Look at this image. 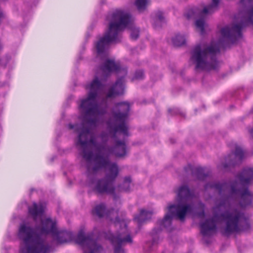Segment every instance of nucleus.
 <instances>
[{"instance_id": "412c9836", "label": "nucleus", "mask_w": 253, "mask_h": 253, "mask_svg": "<svg viewBox=\"0 0 253 253\" xmlns=\"http://www.w3.org/2000/svg\"><path fill=\"white\" fill-rule=\"evenodd\" d=\"M195 25L197 28L200 30L201 34H203L205 33L204 28L206 25L204 20L203 19H200L196 20Z\"/></svg>"}, {"instance_id": "dca6fc26", "label": "nucleus", "mask_w": 253, "mask_h": 253, "mask_svg": "<svg viewBox=\"0 0 253 253\" xmlns=\"http://www.w3.org/2000/svg\"><path fill=\"white\" fill-rule=\"evenodd\" d=\"M152 215V212L147 211L143 209L140 211V213L138 215L134 217V219L136 220L139 224H141L146 220L151 218Z\"/></svg>"}, {"instance_id": "f3484780", "label": "nucleus", "mask_w": 253, "mask_h": 253, "mask_svg": "<svg viewBox=\"0 0 253 253\" xmlns=\"http://www.w3.org/2000/svg\"><path fill=\"white\" fill-rule=\"evenodd\" d=\"M131 182L132 180L130 176H127L125 177L123 183L118 186L119 191H129Z\"/></svg>"}, {"instance_id": "9d476101", "label": "nucleus", "mask_w": 253, "mask_h": 253, "mask_svg": "<svg viewBox=\"0 0 253 253\" xmlns=\"http://www.w3.org/2000/svg\"><path fill=\"white\" fill-rule=\"evenodd\" d=\"M235 148L234 152L227 156L225 159V162L219 166L220 169H227L231 167H234L242 163L245 158V153L239 146L236 145Z\"/></svg>"}, {"instance_id": "f03ea898", "label": "nucleus", "mask_w": 253, "mask_h": 253, "mask_svg": "<svg viewBox=\"0 0 253 253\" xmlns=\"http://www.w3.org/2000/svg\"><path fill=\"white\" fill-rule=\"evenodd\" d=\"M237 178L239 182L235 181L230 185L227 182H211L205 185V189L206 190L213 189L221 195L226 193H229V195L222 196L212 208L213 216L200 224L201 233L203 236H212L216 231L217 222L220 221L225 222V226L221 232L226 236L234 233L250 230L251 225L248 217L239 209L230 207L220 213L221 208L229 206L231 197H239V205L243 208L251 205L253 202V193L248 189L250 182L253 180V169H245L237 175Z\"/></svg>"}, {"instance_id": "393cba45", "label": "nucleus", "mask_w": 253, "mask_h": 253, "mask_svg": "<svg viewBox=\"0 0 253 253\" xmlns=\"http://www.w3.org/2000/svg\"><path fill=\"white\" fill-rule=\"evenodd\" d=\"M161 230V228L154 229L152 231V234H157L158 232H160Z\"/></svg>"}, {"instance_id": "20e7f679", "label": "nucleus", "mask_w": 253, "mask_h": 253, "mask_svg": "<svg viewBox=\"0 0 253 253\" xmlns=\"http://www.w3.org/2000/svg\"><path fill=\"white\" fill-rule=\"evenodd\" d=\"M44 210L42 204L33 203L29 207V212L34 221L37 222L40 218V224L32 228L25 224H21L19 228L18 237L22 241L21 253H50L51 246L43 237V235L57 233V223L50 218L42 219Z\"/></svg>"}, {"instance_id": "cd10ccee", "label": "nucleus", "mask_w": 253, "mask_h": 253, "mask_svg": "<svg viewBox=\"0 0 253 253\" xmlns=\"http://www.w3.org/2000/svg\"><path fill=\"white\" fill-rule=\"evenodd\" d=\"M114 199H116L117 198L116 196L115 195H114Z\"/></svg>"}, {"instance_id": "bb28decb", "label": "nucleus", "mask_w": 253, "mask_h": 253, "mask_svg": "<svg viewBox=\"0 0 253 253\" xmlns=\"http://www.w3.org/2000/svg\"><path fill=\"white\" fill-rule=\"evenodd\" d=\"M249 132L253 138V127L252 129H249Z\"/></svg>"}, {"instance_id": "b1692460", "label": "nucleus", "mask_w": 253, "mask_h": 253, "mask_svg": "<svg viewBox=\"0 0 253 253\" xmlns=\"http://www.w3.org/2000/svg\"><path fill=\"white\" fill-rule=\"evenodd\" d=\"M156 18L158 20H159L160 21H163L164 17L163 16V13L161 11H158L156 13Z\"/></svg>"}, {"instance_id": "4be33fe9", "label": "nucleus", "mask_w": 253, "mask_h": 253, "mask_svg": "<svg viewBox=\"0 0 253 253\" xmlns=\"http://www.w3.org/2000/svg\"><path fill=\"white\" fill-rule=\"evenodd\" d=\"M144 77V72L142 70L137 71L134 75V78L137 80L142 79Z\"/></svg>"}, {"instance_id": "a211bd4d", "label": "nucleus", "mask_w": 253, "mask_h": 253, "mask_svg": "<svg viewBox=\"0 0 253 253\" xmlns=\"http://www.w3.org/2000/svg\"><path fill=\"white\" fill-rule=\"evenodd\" d=\"M150 3V0H136L135 5L137 7V10L141 12L146 9L148 4Z\"/></svg>"}, {"instance_id": "f8f14e48", "label": "nucleus", "mask_w": 253, "mask_h": 253, "mask_svg": "<svg viewBox=\"0 0 253 253\" xmlns=\"http://www.w3.org/2000/svg\"><path fill=\"white\" fill-rule=\"evenodd\" d=\"M121 65L119 62H115L114 59H106L100 67V70L104 76H109L112 72H117L120 70Z\"/></svg>"}, {"instance_id": "ddd939ff", "label": "nucleus", "mask_w": 253, "mask_h": 253, "mask_svg": "<svg viewBox=\"0 0 253 253\" xmlns=\"http://www.w3.org/2000/svg\"><path fill=\"white\" fill-rule=\"evenodd\" d=\"M124 92V87L123 80L118 79L115 84L108 90L106 95L107 98H114L117 96L123 94Z\"/></svg>"}, {"instance_id": "a878e982", "label": "nucleus", "mask_w": 253, "mask_h": 253, "mask_svg": "<svg viewBox=\"0 0 253 253\" xmlns=\"http://www.w3.org/2000/svg\"><path fill=\"white\" fill-rule=\"evenodd\" d=\"M114 222L115 223H119L120 222V220L119 218L118 217V216H116V217L115 219L114 220Z\"/></svg>"}, {"instance_id": "9b49d317", "label": "nucleus", "mask_w": 253, "mask_h": 253, "mask_svg": "<svg viewBox=\"0 0 253 253\" xmlns=\"http://www.w3.org/2000/svg\"><path fill=\"white\" fill-rule=\"evenodd\" d=\"M219 0H212V3L209 5L206 6L202 10H200L197 8H193L189 9L185 14L188 19L194 18L198 16L211 13L217 8Z\"/></svg>"}, {"instance_id": "39448f33", "label": "nucleus", "mask_w": 253, "mask_h": 253, "mask_svg": "<svg viewBox=\"0 0 253 253\" xmlns=\"http://www.w3.org/2000/svg\"><path fill=\"white\" fill-rule=\"evenodd\" d=\"M107 20L109 21L108 29L95 44L98 55L106 56L110 44L120 42V33L127 27L130 26L132 39L136 40L139 37V29L132 25L131 16L125 11L117 9L107 16Z\"/></svg>"}, {"instance_id": "4468645a", "label": "nucleus", "mask_w": 253, "mask_h": 253, "mask_svg": "<svg viewBox=\"0 0 253 253\" xmlns=\"http://www.w3.org/2000/svg\"><path fill=\"white\" fill-rule=\"evenodd\" d=\"M53 236H56V240L58 244H62L70 241L72 237V234L67 231L58 232L57 229V233Z\"/></svg>"}, {"instance_id": "f257e3e1", "label": "nucleus", "mask_w": 253, "mask_h": 253, "mask_svg": "<svg viewBox=\"0 0 253 253\" xmlns=\"http://www.w3.org/2000/svg\"><path fill=\"white\" fill-rule=\"evenodd\" d=\"M103 85L95 77L88 88L89 91L86 99L82 101L80 108L82 110L83 123L80 125H68L70 129L75 128L79 133L77 145L80 146L82 155L86 162L87 176L95 173L102 168L107 169L104 178L97 181L94 190L98 193L114 194L113 183L119 174V168L116 163H112L109 157L114 155L118 158L126 155V146L124 141L115 140L114 146L107 145L106 141L97 142L91 136L90 129L85 126L87 124L95 126L98 122V117L107 113V105L101 107L97 103V98L103 89Z\"/></svg>"}, {"instance_id": "2eb2a0df", "label": "nucleus", "mask_w": 253, "mask_h": 253, "mask_svg": "<svg viewBox=\"0 0 253 253\" xmlns=\"http://www.w3.org/2000/svg\"><path fill=\"white\" fill-rule=\"evenodd\" d=\"M188 169H189L191 171L193 175L196 176L197 178L200 180H204L209 175L208 173L205 172V169L201 167L192 168L191 166H189L187 168H185V170L187 171Z\"/></svg>"}, {"instance_id": "1a4fd4ad", "label": "nucleus", "mask_w": 253, "mask_h": 253, "mask_svg": "<svg viewBox=\"0 0 253 253\" xmlns=\"http://www.w3.org/2000/svg\"><path fill=\"white\" fill-rule=\"evenodd\" d=\"M76 241L83 247L84 253H101L103 250L102 247L93 240L92 234H85L83 231H80Z\"/></svg>"}, {"instance_id": "6ab92c4d", "label": "nucleus", "mask_w": 253, "mask_h": 253, "mask_svg": "<svg viewBox=\"0 0 253 253\" xmlns=\"http://www.w3.org/2000/svg\"><path fill=\"white\" fill-rule=\"evenodd\" d=\"M172 42L174 46H180L185 43L186 40L184 36L178 34L172 38Z\"/></svg>"}, {"instance_id": "7ed1b4c3", "label": "nucleus", "mask_w": 253, "mask_h": 253, "mask_svg": "<svg viewBox=\"0 0 253 253\" xmlns=\"http://www.w3.org/2000/svg\"><path fill=\"white\" fill-rule=\"evenodd\" d=\"M240 3L251 7L242 17L240 23L222 28L220 30L222 37L217 43L212 42L209 45L197 44L192 50L190 60L195 65L196 71L215 70L218 65L216 54L219 53L220 48L224 47L227 42H235L241 38L242 29L249 24L253 25V0H241Z\"/></svg>"}, {"instance_id": "aec40b11", "label": "nucleus", "mask_w": 253, "mask_h": 253, "mask_svg": "<svg viewBox=\"0 0 253 253\" xmlns=\"http://www.w3.org/2000/svg\"><path fill=\"white\" fill-rule=\"evenodd\" d=\"M93 213L99 217L104 216L105 213V206L104 204H101L96 206L93 210Z\"/></svg>"}, {"instance_id": "6e6552de", "label": "nucleus", "mask_w": 253, "mask_h": 253, "mask_svg": "<svg viewBox=\"0 0 253 253\" xmlns=\"http://www.w3.org/2000/svg\"><path fill=\"white\" fill-rule=\"evenodd\" d=\"M125 229L113 234L110 231L104 233V237L109 240L114 247V253H125L123 248L127 244L132 243V238L130 233L126 228V225L124 224Z\"/></svg>"}, {"instance_id": "5701e85b", "label": "nucleus", "mask_w": 253, "mask_h": 253, "mask_svg": "<svg viewBox=\"0 0 253 253\" xmlns=\"http://www.w3.org/2000/svg\"><path fill=\"white\" fill-rule=\"evenodd\" d=\"M199 205H200V207L203 210L201 212H200L198 213V215L199 216V217L202 218L205 216V211H204V208L205 206L202 203H200L199 204Z\"/></svg>"}, {"instance_id": "0eeeda50", "label": "nucleus", "mask_w": 253, "mask_h": 253, "mask_svg": "<svg viewBox=\"0 0 253 253\" xmlns=\"http://www.w3.org/2000/svg\"><path fill=\"white\" fill-rule=\"evenodd\" d=\"M118 111H113L112 116L107 122L108 128L112 137L116 139L117 133L122 134L124 136H129V127L126 120L129 115L130 104L126 101L120 102L115 104Z\"/></svg>"}, {"instance_id": "423d86ee", "label": "nucleus", "mask_w": 253, "mask_h": 253, "mask_svg": "<svg viewBox=\"0 0 253 253\" xmlns=\"http://www.w3.org/2000/svg\"><path fill=\"white\" fill-rule=\"evenodd\" d=\"M176 193L178 204L168 206L169 212L165 215L163 220L159 221V224L161 226L167 227L170 225L173 217L180 221H184L186 214L191 213L193 211L194 207L192 204L182 203L186 202L192 197V192L188 186L183 185L180 186Z\"/></svg>"}]
</instances>
